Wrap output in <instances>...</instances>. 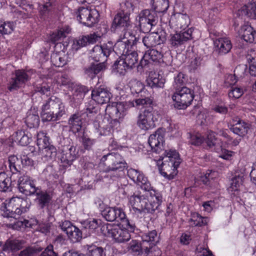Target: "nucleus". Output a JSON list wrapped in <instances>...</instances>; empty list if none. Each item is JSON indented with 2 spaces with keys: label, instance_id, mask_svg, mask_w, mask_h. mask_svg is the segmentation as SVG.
<instances>
[{
  "label": "nucleus",
  "instance_id": "8",
  "mask_svg": "<svg viewBox=\"0 0 256 256\" xmlns=\"http://www.w3.org/2000/svg\"><path fill=\"white\" fill-rule=\"evenodd\" d=\"M75 15L80 22L91 27L97 22L98 13L94 8H80L76 12Z\"/></svg>",
  "mask_w": 256,
  "mask_h": 256
},
{
  "label": "nucleus",
  "instance_id": "56",
  "mask_svg": "<svg viewBox=\"0 0 256 256\" xmlns=\"http://www.w3.org/2000/svg\"><path fill=\"white\" fill-rule=\"evenodd\" d=\"M186 82V78L184 74L182 72H179L174 78V82L173 86L176 90L177 88H180V86L185 84Z\"/></svg>",
  "mask_w": 256,
  "mask_h": 256
},
{
  "label": "nucleus",
  "instance_id": "12",
  "mask_svg": "<svg viewBox=\"0 0 256 256\" xmlns=\"http://www.w3.org/2000/svg\"><path fill=\"white\" fill-rule=\"evenodd\" d=\"M128 177L144 190H151V184L144 174L134 168L128 170Z\"/></svg>",
  "mask_w": 256,
  "mask_h": 256
},
{
  "label": "nucleus",
  "instance_id": "24",
  "mask_svg": "<svg viewBox=\"0 0 256 256\" xmlns=\"http://www.w3.org/2000/svg\"><path fill=\"white\" fill-rule=\"evenodd\" d=\"M49 106H51L52 112L55 115L56 120H59L65 114V106L61 100L55 96L51 97L49 100Z\"/></svg>",
  "mask_w": 256,
  "mask_h": 256
},
{
  "label": "nucleus",
  "instance_id": "39",
  "mask_svg": "<svg viewBox=\"0 0 256 256\" xmlns=\"http://www.w3.org/2000/svg\"><path fill=\"white\" fill-rule=\"evenodd\" d=\"M152 5L156 13L164 12L169 7L168 0H152Z\"/></svg>",
  "mask_w": 256,
  "mask_h": 256
},
{
  "label": "nucleus",
  "instance_id": "7",
  "mask_svg": "<svg viewBox=\"0 0 256 256\" xmlns=\"http://www.w3.org/2000/svg\"><path fill=\"white\" fill-rule=\"evenodd\" d=\"M100 164L106 166V172L116 170L121 172L126 166V163L118 154L112 153L104 156L101 158Z\"/></svg>",
  "mask_w": 256,
  "mask_h": 256
},
{
  "label": "nucleus",
  "instance_id": "55",
  "mask_svg": "<svg viewBox=\"0 0 256 256\" xmlns=\"http://www.w3.org/2000/svg\"><path fill=\"white\" fill-rule=\"evenodd\" d=\"M17 136H20L18 140V144L22 146H25L29 144V138L26 134L22 130H18L13 134V138H16Z\"/></svg>",
  "mask_w": 256,
  "mask_h": 256
},
{
  "label": "nucleus",
  "instance_id": "16",
  "mask_svg": "<svg viewBox=\"0 0 256 256\" xmlns=\"http://www.w3.org/2000/svg\"><path fill=\"white\" fill-rule=\"evenodd\" d=\"M150 194L147 198V212L151 213L156 210L161 204L162 196L161 193L151 186V190H146Z\"/></svg>",
  "mask_w": 256,
  "mask_h": 256
},
{
  "label": "nucleus",
  "instance_id": "42",
  "mask_svg": "<svg viewBox=\"0 0 256 256\" xmlns=\"http://www.w3.org/2000/svg\"><path fill=\"white\" fill-rule=\"evenodd\" d=\"M120 38L130 45L134 44L138 40L128 28H124L123 34L120 35Z\"/></svg>",
  "mask_w": 256,
  "mask_h": 256
},
{
  "label": "nucleus",
  "instance_id": "33",
  "mask_svg": "<svg viewBox=\"0 0 256 256\" xmlns=\"http://www.w3.org/2000/svg\"><path fill=\"white\" fill-rule=\"evenodd\" d=\"M112 24L116 28H128L130 26V17L126 14L118 12L114 18Z\"/></svg>",
  "mask_w": 256,
  "mask_h": 256
},
{
  "label": "nucleus",
  "instance_id": "32",
  "mask_svg": "<svg viewBox=\"0 0 256 256\" xmlns=\"http://www.w3.org/2000/svg\"><path fill=\"white\" fill-rule=\"evenodd\" d=\"M68 125L73 132H79L82 127V121L80 114H74L71 116L68 120Z\"/></svg>",
  "mask_w": 256,
  "mask_h": 256
},
{
  "label": "nucleus",
  "instance_id": "11",
  "mask_svg": "<svg viewBox=\"0 0 256 256\" xmlns=\"http://www.w3.org/2000/svg\"><path fill=\"white\" fill-rule=\"evenodd\" d=\"M128 204L136 213L147 212V198L140 192L130 196L128 198Z\"/></svg>",
  "mask_w": 256,
  "mask_h": 256
},
{
  "label": "nucleus",
  "instance_id": "46",
  "mask_svg": "<svg viewBox=\"0 0 256 256\" xmlns=\"http://www.w3.org/2000/svg\"><path fill=\"white\" fill-rule=\"evenodd\" d=\"M36 144L39 150L44 149V147L48 146L50 144L48 138L44 132H40L38 133Z\"/></svg>",
  "mask_w": 256,
  "mask_h": 256
},
{
  "label": "nucleus",
  "instance_id": "13",
  "mask_svg": "<svg viewBox=\"0 0 256 256\" xmlns=\"http://www.w3.org/2000/svg\"><path fill=\"white\" fill-rule=\"evenodd\" d=\"M62 230L66 233L69 240L73 243L80 242L82 238L81 230L69 221H64L61 225Z\"/></svg>",
  "mask_w": 256,
  "mask_h": 256
},
{
  "label": "nucleus",
  "instance_id": "54",
  "mask_svg": "<svg viewBox=\"0 0 256 256\" xmlns=\"http://www.w3.org/2000/svg\"><path fill=\"white\" fill-rule=\"evenodd\" d=\"M8 162L10 169L12 173H15L18 171L20 160L16 156H9Z\"/></svg>",
  "mask_w": 256,
  "mask_h": 256
},
{
  "label": "nucleus",
  "instance_id": "52",
  "mask_svg": "<svg viewBox=\"0 0 256 256\" xmlns=\"http://www.w3.org/2000/svg\"><path fill=\"white\" fill-rule=\"evenodd\" d=\"M11 184L9 177L4 172L0 173V192L6 191Z\"/></svg>",
  "mask_w": 256,
  "mask_h": 256
},
{
  "label": "nucleus",
  "instance_id": "49",
  "mask_svg": "<svg viewBox=\"0 0 256 256\" xmlns=\"http://www.w3.org/2000/svg\"><path fill=\"white\" fill-rule=\"evenodd\" d=\"M190 220L192 222L191 224L192 226H202L207 224L208 218L202 217L198 213L194 212L192 214Z\"/></svg>",
  "mask_w": 256,
  "mask_h": 256
},
{
  "label": "nucleus",
  "instance_id": "41",
  "mask_svg": "<svg viewBox=\"0 0 256 256\" xmlns=\"http://www.w3.org/2000/svg\"><path fill=\"white\" fill-rule=\"evenodd\" d=\"M66 56L60 53H54L51 56V62L56 67H62L66 64Z\"/></svg>",
  "mask_w": 256,
  "mask_h": 256
},
{
  "label": "nucleus",
  "instance_id": "2",
  "mask_svg": "<svg viewBox=\"0 0 256 256\" xmlns=\"http://www.w3.org/2000/svg\"><path fill=\"white\" fill-rule=\"evenodd\" d=\"M164 154L166 156L162 160L163 161L159 170L164 177L172 179L177 174V168L180 163V156L176 150H165Z\"/></svg>",
  "mask_w": 256,
  "mask_h": 256
},
{
  "label": "nucleus",
  "instance_id": "43",
  "mask_svg": "<svg viewBox=\"0 0 256 256\" xmlns=\"http://www.w3.org/2000/svg\"><path fill=\"white\" fill-rule=\"evenodd\" d=\"M77 154L78 152L76 151V148L72 146L69 148L68 152L62 156V160L68 164L70 165L72 162L76 158Z\"/></svg>",
  "mask_w": 256,
  "mask_h": 256
},
{
  "label": "nucleus",
  "instance_id": "30",
  "mask_svg": "<svg viewBox=\"0 0 256 256\" xmlns=\"http://www.w3.org/2000/svg\"><path fill=\"white\" fill-rule=\"evenodd\" d=\"M246 2L240 10L242 14L256 19V0H246Z\"/></svg>",
  "mask_w": 256,
  "mask_h": 256
},
{
  "label": "nucleus",
  "instance_id": "14",
  "mask_svg": "<svg viewBox=\"0 0 256 256\" xmlns=\"http://www.w3.org/2000/svg\"><path fill=\"white\" fill-rule=\"evenodd\" d=\"M192 30L188 28L184 32H176L174 34H170V43L172 47L178 48L192 38Z\"/></svg>",
  "mask_w": 256,
  "mask_h": 256
},
{
  "label": "nucleus",
  "instance_id": "48",
  "mask_svg": "<svg viewBox=\"0 0 256 256\" xmlns=\"http://www.w3.org/2000/svg\"><path fill=\"white\" fill-rule=\"evenodd\" d=\"M14 24L11 22H0V34H8L14 30Z\"/></svg>",
  "mask_w": 256,
  "mask_h": 256
},
{
  "label": "nucleus",
  "instance_id": "27",
  "mask_svg": "<svg viewBox=\"0 0 256 256\" xmlns=\"http://www.w3.org/2000/svg\"><path fill=\"white\" fill-rule=\"evenodd\" d=\"M216 50L220 54H225L228 53L232 48L230 40L227 38H220L214 41Z\"/></svg>",
  "mask_w": 256,
  "mask_h": 256
},
{
  "label": "nucleus",
  "instance_id": "19",
  "mask_svg": "<svg viewBox=\"0 0 256 256\" xmlns=\"http://www.w3.org/2000/svg\"><path fill=\"white\" fill-rule=\"evenodd\" d=\"M102 214L106 220L109 222H114L118 219L124 220L126 216L122 209L116 207H106L102 212Z\"/></svg>",
  "mask_w": 256,
  "mask_h": 256
},
{
  "label": "nucleus",
  "instance_id": "4",
  "mask_svg": "<svg viewBox=\"0 0 256 256\" xmlns=\"http://www.w3.org/2000/svg\"><path fill=\"white\" fill-rule=\"evenodd\" d=\"M194 97L192 90L186 86H182L176 90L172 98L175 108L178 110H184L192 104Z\"/></svg>",
  "mask_w": 256,
  "mask_h": 256
},
{
  "label": "nucleus",
  "instance_id": "29",
  "mask_svg": "<svg viewBox=\"0 0 256 256\" xmlns=\"http://www.w3.org/2000/svg\"><path fill=\"white\" fill-rule=\"evenodd\" d=\"M147 84L151 88H162L165 80L158 73L150 72L146 80Z\"/></svg>",
  "mask_w": 256,
  "mask_h": 256
},
{
  "label": "nucleus",
  "instance_id": "64",
  "mask_svg": "<svg viewBox=\"0 0 256 256\" xmlns=\"http://www.w3.org/2000/svg\"><path fill=\"white\" fill-rule=\"evenodd\" d=\"M100 224V220L93 219L92 220L86 222H84V224L86 225L84 227L86 228H88L90 232H92L98 228Z\"/></svg>",
  "mask_w": 256,
  "mask_h": 256
},
{
  "label": "nucleus",
  "instance_id": "21",
  "mask_svg": "<svg viewBox=\"0 0 256 256\" xmlns=\"http://www.w3.org/2000/svg\"><path fill=\"white\" fill-rule=\"evenodd\" d=\"M162 58V54L158 50L154 49L150 50L144 54L140 61V64L142 66H145L151 62H163L166 64H170V62L167 63L165 62Z\"/></svg>",
  "mask_w": 256,
  "mask_h": 256
},
{
  "label": "nucleus",
  "instance_id": "45",
  "mask_svg": "<svg viewBox=\"0 0 256 256\" xmlns=\"http://www.w3.org/2000/svg\"><path fill=\"white\" fill-rule=\"evenodd\" d=\"M130 46V45L128 44L126 42L120 40L115 44L116 52L121 56H124L130 51L128 50Z\"/></svg>",
  "mask_w": 256,
  "mask_h": 256
},
{
  "label": "nucleus",
  "instance_id": "37",
  "mask_svg": "<svg viewBox=\"0 0 256 256\" xmlns=\"http://www.w3.org/2000/svg\"><path fill=\"white\" fill-rule=\"evenodd\" d=\"M158 238L156 230H152L142 236L143 244H144V242L150 243V248L156 244L158 242Z\"/></svg>",
  "mask_w": 256,
  "mask_h": 256
},
{
  "label": "nucleus",
  "instance_id": "40",
  "mask_svg": "<svg viewBox=\"0 0 256 256\" xmlns=\"http://www.w3.org/2000/svg\"><path fill=\"white\" fill-rule=\"evenodd\" d=\"M86 248L87 252L85 256H106L104 250L102 247L94 244L86 245Z\"/></svg>",
  "mask_w": 256,
  "mask_h": 256
},
{
  "label": "nucleus",
  "instance_id": "17",
  "mask_svg": "<svg viewBox=\"0 0 256 256\" xmlns=\"http://www.w3.org/2000/svg\"><path fill=\"white\" fill-rule=\"evenodd\" d=\"M190 24L189 16L186 14L177 13L172 15L169 21V26L174 30H185Z\"/></svg>",
  "mask_w": 256,
  "mask_h": 256
},
{
  "label": "nucleus",
  "instance_id": "9",
  "mask_svg": "<svg viewBox=\"0 0 256 256\" xmlns=\"http://www.w3.org/2000/svg\"><path fill=\"white\" fill-rule=\"evenodd\" d=\"M114 50V44L112 42L102 46H96L90 52V57L96 62L104 61Z\"/></svg>",
  "mask_w": 256,
  "mask_h": 256
},
{
  "label": "nucleus",
  "instance_id": "61",
  "mask_svg": "<svg viewBox=\"0 0 256 256\" xmlns=\"http://www.w3.org/2000/svg\"><path fill=\"white\" fill-rule=\"evenodd\" d=\"M244 94L243 90L240 88L232 87L228 92V96L230 98H238Z\"/></svg>",
  "mask_w": 256,
  "mask_h": 256
},
{
  "label": "nucleus",
  "instance_id": "31",
  "mask_svg": "<svg viewBox=\"0 0 256 256\" xmlns=\"http://www.w3.org/2000/svg\"><path fill=\"white\" fill-rule=\"evenodd\" d=\"M36 196V201L38 206L42 208L50 203L52 196L46 191H42L38 188L35 194Z\"/></svg>",
  "mask_w": 256,
  "mask_h": 256
},
{
  "label": "nucleus",
  "instance_id": "20",
  "mask_svg": "<svg viewBox=\"0 0 256 256\" xmlns=\"http://www.w3.org/2000/svg\"><path fill=\"white\" fill-rule=\"evenodd\" d=\"M166 40V33L164 31L151 32L142 38V42L147 48L162 44Z\"/></svg>",
  "mask_w": 256,
  "mask_h": 256
},
{
  "label": "nucleus",
  "instance_id": "50",
  "mask_svg": "<svg viewBox=\"0 0 256 256\" xmlns=\"http://www.w3.org/2000/svg\"><path fill=\"white\" fill-rule=\"evenodd\" d=\"M39 150L41 152L42 155L47 159L54 158L56 155V150L52 145L50 144Z\"/></svg>",
  "mask_w": 256,
  "mask_h": 256
},
{
  "label": "nucleus",
  "instance_id": "57",
  "mask_svg": "<svg viewBox=\"0 0 256 256\" xmlns=\"http://www.w3.org/2000/svg\"><path fill=\"white\" fill-rule=\"evenodd\" d=\"M120 8L121 10L120 12L126 14L128 17H130V12L134 10L132 3L128 1L122 3L120 5Z\"/></svg>",
  "mask_w": 256,
  "mask_h": 256
},
{
  "label": "nucleus",
  "instance_id": "44",
  "mask_svg": "<svg viewBox=\"0 0 256 256\" xmlns=\"http://www.w3.org/2000/svg\"><path fill=\"white\" fill-rule=\"evenodd\" d=\"M25 122L28 126L30 128L37 127L40 122L39 116L38 114L30 112L28 113Z\"/></svg>",
  "mask_w": 256,
  "mask_h": 256
},
{
  "label": "nucleus",
  "instance_id": "23",
  "mask_svg": "<svg viewBox=\"0 0 256 256\" xmlns=\"http://www.w3.org/2000/svg\"><path fill=\"white\" fill-rule=\"evenodd\" d=\"M111 93L104 88L100 87L94 90L92 92V99L97 103L102 104L109 102Z\"/></svg>",
  "mask_w": 256,
  "mask_h": 256
},
{
  "label": "nucleus",
  "instance_id": "62",
  "mask_svg": "<svg viewBox=\"0 0 256 256\" xmlns=\"http://www.w3.org/2000/svg\"><path fill=\"white\" fill-rule=\"evenodd\" d=\"M129 250L136 254H140L142 252V247L140 244L136 240H132L129 244L128 247Z\"/></svg>",
  "mask_w": 256,
  "mask_h": 256
},
{
  "label": "nucleus",
  "instance_id": "36",
  "mask_svg": "<svg viewBox=\"0 0 256 256\" xmlns=\"http://www.w3.org/2000/svg\"><path fill=\"white\" fill-rule=\"evenodd\" d=\"M104 62L96 64H92L85 70V74L91 78H93L96 74L105 68Z\"/></svg>",
  "mask_w": 256,
  "mask_h": 256
},
{
  "label": "nucleus",
  "instance_id": "22",
  "mask_svg": "<svg viewBox=\"0 0 256 256\" xmlns=\"http://www.w3.org/2000/svg\"><path fill=\"white\" fill-rule=\"evenodd\" d=\"M228 127L234 134L240 136L246 135L249 130L248 124L238 118L230 120L228 122Z\"/></svg>",
  "mask_w": 256,
  "mask_h": 256
},
{
  "label": "nucleus",
  "instance_id": "47",
  "mask_svg": "<svg viewBox=\"0 0 256 256\" xmlns=\"http://www.w3.org/2000/svg\"><path fill=\"white\" fill-rule=\"evenodd\" d=\"M22 242L18 240H8L4 246L5 250H18L22 248Z\"/></svg>",
  "mask_w": 256,
  "mask_h": 256
},
{
  "label": "nucleus",
  "instance_id": "6",
  "mask_svg": "<svg viewBox=\"0 0 256 256\" xmlns=\"http://www.w3.org/2000/svg\"><path fill=\"white\" fill-rule=\"evenodd\" d=\"M102 233L108 237L112 238L116 242H123L130 238V235L126 228H122L120 226L106 224L101 228Z\"/></svg>",
  "mask_w": 256,
  "mask_h": 256
},
{
  "label": "nucleus",
  "instance_id": "1",
  "mask_svg": "<svg viewBox=\"0 0 256 256\" xmlns=\"http://www.w3.org/2000/svg\"><path fill=\"white\" fill-rule=\"evenodd\" d=\"M29 206L27 201L18 197L12 198L6 204L4 210L3 216L6 218H13L14 222L9 224V226L13 229L20 230L24 227L23 220H16L21 214L26 212Z\"/></svg>",
  "mask_w": 256,
  "mask_h": 256
},
{
  "label": "nucleus",
  "instance_id": "25",
  "mask_svg": "<svg viewBox=\"0 0 256 256\" xmlns=\"http://www.w3.org/2000/svg\"><path fill=\"white\" fill-rule=\"evenodd\" d=\"M100 36L96 33L90 34L86 36H82L78 39L74 40V48L78 50L82 47L86 46L88 44H94L98 42Z\"/></svg>",
  "mask_w": 256,
  "mask_h": 256
},
{
  "label": "nucleus",
  "instance_id": "60",
  "mask_svg": "<svg viewBox=\"0 0 256 256\" xmlns=\"http://www.w3.org/2000/svg\"><path fill=\"white\" fill-rule=\"evenodd\" d=\"M206 142L207 145L210 148L215 146L216 144L217 139L214 132L212 131H208Z\"/></svg>",
  "mask_w": 256,
  "mask_h": 256
},
{
  "label": "nucleus",
  "instance_id": "59",
  "mask_svg": "<svg viewBox=\"0 0 256 256\" xmlns=\"http://www.w3.org/2000/svg\"><path fill=\"white\" fill-rule=\"evenodd\" d=\"M122 57L119 60L116 61L114 66V69L116 70L117 72L120 74H124L126 70L130 68L128 66H127L126 64H122Z\"/></svg>",
  "mask_w": 256,
  "mask_h": 256
},
{
  "label": "nucleus",
  "instance_id": "15",
  "mask_svg": "<svg viewBox=\"0 0 256 256\" xmlns=\"http://www.w3.org/2000/svg\"><path fill=\"white\" fill-rule=\"evenodd\" d=\"M18 188L20 191L27 196L34 194L36 188L33 180L28 176L24 175L19 178Z\"/></svg>",
  "mask_w": 256,
  "mask_h": 256
},
{
  "label": "nucleus",
  "instance_id": "53",
  "mask_svg": "<svg viewBox=\"0 0 256 256\" xmlns=\"http://www.w3.org/2000/svg\"><path fill=\"white\" fill-rule=\"evenodd\" d=\"M130 106H146V108L148 107L152 103V100L150 98L147 97L144 98H138L132 101L129 102Z\"/></svg>",
  "mask_w": 256,
  "mask_h": 256
},
{
  "label": "nucleus",
  "instance_id": "26",
  "mask_svg": "<svg viewBox=\"0 0 256 256\" xmlns=\"http://www.w3.org/2000/svg\"><path fill=\"white\" fill-rule=\"evenodd\" d=\"M130 102H120L114 104L112 106H108L106 110H110L113 116L116 118H120L124 114V111L131 107L130 104Z\"/></svg>",
  "mask_w": 256,
  "mask_h": 256
},
{
  "label": "nucleus",
  "instance_id": "58",
  "mask_svg": "<svg viewBox=\"0 0 256 256\" xmlns=\"http://www.w3.org/2000/svg\"><path fill=\"white\" fill-rule=\"evenodd\" d=\"M51 10L50 0H44V4L39 6V11L42 16H46Z\"/></svg>",
  "mask_w": 256,
  "mask_h": 256
},
{
  "label": "nucleus",
  "instance_id": "3",
  "mask_svg": "<svg viewBox=\"0 0 256 256\" xmlns=\"http://www.w3.org/2000/svg\"><path fill=\"white\" fill-rule=\"evenodd\" d=\"M160 118L158 110L148 106L139 114L136 124L140 129L146 130L155 127Z\"/></svg>",
  "mask_w": 256,
  "mask_h": 256
},
{
  "label": "nucleus",
  "instance_id": "63",
  "mask_svg": "<svg viewBox=\"0 0 256 256\" xmlns=\"http://www.w3.org/2000/svg\"><path fill=\"white\" fill-rule=\"evenodd\" d=\"M204 138L200 134L190 135V142L192 144L199 146L204 142Z\"/></svg>",
  "mask_w": 256,
  "mask_h": 256
},
{
  "label": "nucleus",
  "instance_id": "35",
  "mask_svg": "<svg viewBox=\"0 0 256 256\" xmlns=\"http://www.w3.org/2000/svg\"><path fill=\"white\" fill-rule=\"evenodd\" d=\"M121 57L122 64H126L130 68H132L138 60V54L134 51H129Z\"/></svg>",
  "mask_w": 256,
  "mask_h": 256
},
{
  "label": "nucleus",
  "instance_id": "28",
  "mask_svg": "<svg viewBox=\"0 0 256 256\" xmlns=\"http://www.w3.org/2000/svg\"><path fill=\"white\" fill-rule=\"evenodd\" d=\"M240 35L246 42L256 44V30L248 24H244L241 27Z\"/></svg>",
  "mask_w": 256,
  "mask_h": 256
},
{
  "label": "nucleus",
  "instance_id": "38",
  "mask_svg": "<svg viewBox=\"0 0 256 256\" xmlns=\"http://www.w3.org/2000/svg\"><path fill=\"white\" fill-rule=\"evenodd\" d=\"M128 86L133 94L142 92L144 90V85L140 81L134 79L130 81Z\"/></svg>",
  "mask_w": 256,
  "mask_h": 256
},
{
  "label": "nucleus",
  "instance_id": "10",
  "mask_svg": "<svg viewBox=\"0 0 256 256\" xmlns=\"http://www.w3.org/2000/svg\"><path fill=\"white\" fill-rule=\"evenodd\" d=\"M30 78L27 72L23 70H16L9 82L8 88L12 91L22 88Z\"/></svg>",
  "mask_w": 256,
  "mask_h": 256
},
{
  "label": "nucleus",
  "instance_id": "34",
  "mask_svg": "<svg viewBox=\"0 0 256 256\" xmlns=\"http://www.w3.org/2000/svg\"><path fill=\"white\" fill-rule=\"evenodd\" d=\"M51 106H49V100L44 104L42 108L40 116L43 122H50L56 120L55 115L52 112Z\"/></svg>",
  "mask_w": 256,
  "mask_h": 256
},
{
  "label": "nucleus",
  "instance_id": "51",
  "mask_svg": "<svg viewBox=\"0 0 256 256\" xmlns=\"http://www.w3.org/2000/svg\"><path fill=\"white\" fill-rule=\"evenodd\" d=\"M242 184V179L240 177H236L232 179L230 186L228 190L232 194H234V192L238 190Z\"/></svg>",
  "mask_w": 256,
  "mask_h": 256
},
{
  "label": "nucleus",
  "instance_id": "5",
  "mask_svg": "<svg viewBox=\"0 0 256 256\" xmlns=\"http://www.w3.org/2000/svg\"><path fill=\"white\" fill-rule=\"evenodd\" d=\"M158 18L154 10H142L136 18L140 30L144 32H148L158 22Z\"/></svg>",
  "mask_w": 256,
  "mask_h": 256
},
{
  "label": "nucleus",
  "instance_id": "18",
  "mask_svg": "<svg viewBox=\"0 0 256 256\" xmlns=\"http://www.w3.org/2000/svg\"><path fill=\"white\" fill-rule=\"evenodd\" d=\"M164 136V131L160 128L150 135L148 142L153 152L159 153L162 150Z\"/></svg>",
  "mask_w": 256,
  "mask_h": 256
}]
</instances>
